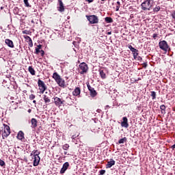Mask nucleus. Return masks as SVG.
I'll list each match as a JSON object with an SVG mask.
<instances>
[{
	"label": "nucleus",
	"mask_w": 175,
	"mask_h": 175,
	"mask_svg": "<svg viewBox=\"0 0 175 175\" xmlns=\"http://www.w3.org/2000/svg\"><path fill=\"white\" fill-rule=\"evenodd\" d=\"M53 79H54L55 81H56L57 84H58L59 87L65 88V80L61 78L59 75H58L57 72H54L53 75Z\"/></svg>",
	"instance_id": "nucleus-1"
},
{
	"label": "nucleus",
	"mask_w": 175,
	"mask_h": 175,
	"mask_svg": "<svg viewBox=\"0 0 175 175\" xmlns=\"http://www.w3.org/2000/svg\"><path fill=\"white\" fill-rule=\"evenodd\" d=\"M40 154V152L38 150H33L31 153V157L33 159V166H38L39 165V162H40V157L39 155Z\"/></svg>",
	"instance_id": "nucleus-2"
},
{
	"label": "nucleus",
	"mask_w": 175,
	"mask_h": 175,
	"mask_svg": "<svg viewBox=\"0 0 175 175\" xmlns=\"http://www.w3.org/2000/svg\"><path fill=\"white\" fill-rule=\"evenodd\" d=\"M154 5V0H146L141 4L142 10H150Z\"/></svg>",
	"instance_id": "nucleus-3"
},
{
	"label": "nucleus",
	"mask_w": 175,
	"mask_h": 175,
	"mask_svg": "<svg viewBox=\"0 0 175 175\" xmlns=\"http://www.w3.org/2000/svg\"><path fill=\"white\" fill-rule=\"evenodd\" d=\"M85 17L89 21L90 24H98L99 23V18L96 15H86Z\"/></svg>",
	"instance_id": "nucleus-4"
},
{
	"label": "nucleus",
	"mask_w": 175,
	"mask_h": 175,
	"mask_svg": "<svg viewBox=\"0 0 175 175\" xmlns=\"http://www.w3.org/2000/svg\"><path fill=\"white\" fill-rule=\"evenodd\" d=\"M79 72L80 75H84L88 72V65L85 62H82L79 64Z\"/></svg>",
	"instance_id": "nucleus-5"
},
{
	"label": "nucleus",
	"mask_w": 175,
	"mask_h": 175,
	"mask_svg": "<svg viewBox=\"0 0 175 175\" xmlns=\"http://www.w3.org/2000/svg\"><path fill=\"white\" fill-rule=\"evenodd\" d=\"M38 85L39 87L40 93L44 94V91L47 90V86H46V83L41 79H38Z\"/></svg>",
	"instance_id": "nucleus-6"
},
{
	"label": "nucleus",
	"mask_w": 175,
	"mask_h": 175,
	"mask_svg": "<svg viewBox=\"0 0 175 175\" xmlns=\"http://www.w3.org/2000/svg\"><path fill=\"white\" fill-rule=\"evenodd\" d=\"M159 47H160L161 50L165 51V53L169 50V45L165 40H163L159 42Z\"/></svg>",
	"instance_id": "nucleus-7"
},
{
	"label": "nucleus",
	"mask_w": 175,
	"mask_h": 175,
	"mask_svg": "<svg viewBox=\"0 0 175 175\" xmlns=\"http://www.w3.org/2000/svg\"><path fill=\"white\" fill-rule=\"evenodd\" d=\"M4 129L2 133L3 139H6L9 135H10V127L6 124H3Z\"/></svg>",
	"instance_id": "nucleus-8"
},
{
	"label": "nucleus",
	"mask_w": 175,
	"mask_h": 175,
	"mask_svg": "<svg viewBox=\"0 0 175 175\" xmlns=\"http://www.w3.org/2000/svg\"><path fill=\"white\" fill-rule=\"evenodd\" d=\"M53 100L55 106H57V107H61L62 105H65V101H64V98H59V97H55Z\"/></svg>",
	"instance_id": "nucleus-9"
},
{
	"label": "nucleus",
	"mask_w": 175,
	"mask_h": 175,
	"mask_svg": "<svg viewBox=\"0 0 175 175\" xmlns=\"http://www.w3.org/2000/svg\"><path fill=\"white\" fill-rule=\"evenodd\" d=\"M69 162H66L63 164V166L60 170V174H64L68 170V168L69 167Z\"/></svg>",
	"instance_id": "nucleus-10"
},
{
	"label": "nucleus",
	"mask_w": 175,
	"mask_h": 175,
	"mask_svg": "<svg viewBox=\"0 0 175 175\" xmlns=\"http://www.w3.org/2000/svg\"><path fill=\"white\" fill-rule=\"evenodd\" d=\"M122 120L123 121L121 122V126H122V128H128V126H129V124H128V118L126 117H123Z\"/></svg>",
	"instance_id": "nucleus-11"
},
{
	"label": "nucleus",
	"mask_w": 175,
	"mask_h": 175,
	"mask_svg": "<svg viewBox=\"0 0 175 175\" xmlns=\"http://www.w3.org/2000/svg\"><path fill=\"white\" fill-rule=\"evenodd\" d=\"M5 44H7V46H8V47H10L11 49H13L14 47V44L13 43V41H12V40L7 38L5 40Z\"/></svg>",
	"instance_id": "nucleus-12"
},
{
	"label": "nucleus",
	"mask_w": 175,
	"mask_h": 175,
	"mask_svg": "<svg viewBox=\"0 0 175 175\" xmlns=\"http://www.w3.org/2000/svg\"><path fill=\"white\" fill-rule=\"evenodd\" d=\"M116 165V161L113 160V159H111L109 161L107 162V164L106 165L107 169H110L111 166H114Z\"/></svg>",
	"instance_id": "nucleus-13"
},
{
	"label": "nucleus",
	"mask_w": 175,
	"mask_h": 175,
	"mask_svg": "<svg viewBox=\"0 0 175 175\" xmlns=\"http://www.w3.org/2000/svg\"><path fill=\"white\" fill-rule=\"evenodd\" d=\"M81 92V90H80V88H76L72 92V95L74 96H79Z\"/></svg>",
	"instance_id": "nucleus-14"
},
{
	"label": "nucleus",
	"mask_w": 175,
	"mask_h": 175,
	"mask_svg": "<svg viewBox=\"0 0 175 175\" xmlns=\"http://www.w3.org/2000/svg\"><path fill=\"white\" fill-rule=\"evenodd\" d=\"M59 7L57 8V10L62 13V12L65 11V8L64 7V3H62V1H59Z\"/></svg>",
	"instance_id": "nucleus-15"
},
{
	"label": "nucleus",
	"mask_w": 175,
	"mask_h": 175,
	"mask_svg": "<svg viewBox=\"0 0 175 175\" xmlns=\"http://www.w3.org/2000/svg\"><path fill=\"white\" fill-rule=\"evenodd\" d=\"M31 128L35 129V128L38 126V120L36 118H32L31 120Z\"/></svg>",
	"instance_id": "nucleus-16"
},
{
	"label": "nucleus",
	"mask_w": 175,
	"mask_h": 175,
	"mask_svg": "<svg viewBox=\"0 0 175 175\" xmlns=\"http://www.w3.org/2000/svg\"><path fill=\"white\" fill-rule=\"evenodd\" d=\"M43 99L44 101V103L47 105V103H50L51 102V100H50V97L47 94L43 95Z\"/></svg>",
	"instance_id": "nucleus-17"
},
{
	"label": "nucleus",
	"mask_w": 175,
	"mask_h": 175,
	"mask_svg": "<svg viewBox=\"0 0 175 175\" xmlns=\"http://www.w3.org/2000/svg\"><path fill=\"white\" fill-rule=\"evenodd\" d=\"M98 72L101 79H106V72H105V70L100 69Z\"/></svg>",
	"instance_id": "nucleus-18"
},
{
	"label": "nucleus",
	"mask_w": 175,
	"mask_h": 175,
	"mask_svg": "<svg viewBox=\"0 0 175 175\" xmlns=\"http://www.w3.org/2000/svg\"><path fill=\"white\" fill-rule=\"evenodd\" d=\"M64 105H70L72 102V98H70V96L66 97L65 99H64Z\"/></svg>",
	"instance_id": "nucleus-19"
},
{
	"label": "nucleus",
	"mask_w": 175,
	"mask_h": 175,
	"mask_svg": "<svg viewBox=\"0 0 175 175\" xmlns=\"http://www.w3.org/2000/svg\"><path fill=\"white\" fill-rule=\"evenodd\" d=\"M90 94L92 98H95V96L98 95V92H96L95 89H92V91L90 92Z\"/></svg>",
	"instance_id": "nucleus-20"
},
{
	"label": "nucleus",
	"mask_w": 175,
	"mask_h": 175,
	"mask_svg": "<svg viewBox=\"0 0 175 175\" xmlns=\"http://www.w3.org/2000/svg\"><path fill=\"white\" fill-rule=\"evenodd\" d=\"M17 138L19 140H23V139H24V133L23 131H19L17 135Z\"/></svg>",
	"instance_id": "nucleus-21"
},
{
	"label": "nucleus",
	"mask_w": 175,
	"mask_h": 175,
	"mask_svg": "<svg viewBox=\"0 0 175 175\" xmlns=\"http://www.w3.org/2000/svg\"><path fill=\"white\" fill-rule=\"evenodd\" d=\"M28 70L32 76H35V75H36L35 69H33V68H32V66H29Z\"/></svg>",
	"instance_id": "nucleus-22"
},
{
	"label": "nucleus",
	"mask_w": 175,
	"mask_h": 175,
	"mask_svg": "<svg viewBox=\"0 0 175 175\" xmlns=\"http://www.w3.org/2000/svg\"><path fill=\"white\" fill-rule=\"evenodd\" d=\"M160 109L161 110L162 114H165V113H166V106H165V105H161Z\"/></svg>",
	"instance_id": "nucleus-23"
},
{
	"label": "nucleus",
	"mask_w": 175,
	"mask_h": 175,
	"mask_svg": "<svg viewBox=\"0 0 175 175\" xmlns=\"http://www.w3.org/2000/svg\"><path fill=\"white\" fill-rule=\"evenodd\" d=\"M125 142H126V137H124V138H122L120 139H119L118 141V144H124L125 143Z\"/></svg>",
	"instance_id": "nucleus-24"
},
{
	"label": "nucleus",
	"mask_w": 175,
	"mask_h": 175,
	"mask_svg": "<svg viewBox=\"0 0 175 175\" xmlns=\"http://www.w3.org/2000/svg\"><path fill=\"white\" fill-rule=\"evenodd\" d=\"M105 21L106 23H113V18H111V17H106L105 18Z\"/></svg>",
	"instance_id": "nucleus-25"
},
{
	"label": "nucleus",
	"mask_w": 175,
	"mask_h": 175,
	"mask_svg": "<svg viewBox=\"0 0 175 175\" xmlns=\"http://www.w3.org/2000/svg\"><path fill=\"white\" fill-rule=\"evenodd\" d=\"M29 39V47H33V43L32 42V39H31V37L27 36Z\"/></svg>",
	"instance_id": "nucleus-26"
},
{
	"label": "nucleus",
	"mask_w": 175,
	"mask_h": 175,
	"mask_svg": "<svg viewBox=\"0 0 175 175\" xmlns=\"http://www.w3.org/2000/svg\"><path fill=\"white\" fill-rule=\"evenodd\" d=\"M129 50H131V51H132V53H135V52H136V51H139L137 49L133 48V47L132 46V45H129Z\"/></svg>",
	"instance_id": "nucleus-27"
},
{
	"label": "nucleus",
	"mask_w": 175,
	"mask_h": 175,
	"mask_svg": "<svg viewBox=\"0 0 175 175\" xmlns=\"http://www.w3.org/2000/svg\"><path fill=\"white\" fill-rule=\"evenodd\" d=\"M150 96L152 97V99H156V98H157V93L155 92H154V91H152L151 92H150Z\"/></svg>",
	"instance_id": "nucleus-28"
},
{
	"label": "nucleus",
	"mask_w": 175,
	"mask_h": 175,
	"mask_svg": "<svg viewBox=\"0 0 175 175\" xmlns=\"http://www.w3.org/2000/svg\"><path fill=\"white\" fill-rule=\"evenodd\" d=\"M23 2L25 3V6H26V8H31V5H29L28 0H23Z\"/></svg>",
	"instance_id": "nucleus-29"
},
{
	"label": "nucleus",
	"mask_w": 175,
	"mask_h": 175,
	"mask_svg": "<svg viewBox=\"0 0 175 175\" xmlns=\"http://www.w3.org/2000/svg\"><path fill=\"white\" fill-rule=\"evenodd\" d=\"M134 59H137V55H139V51H135L133 53Z\"/></svg>",
	"instance_id": "nucleus-30"
},
{
	"label": "nucleus",
	"mask_w": 175,
	"mask_h": 175,
	"mask_svg": "<svg viewBox=\"0 0 175 175\" xmlns=\"http://www.w3.org/2000/svg\"><path fill=\"white\" fill-rule=\"evenodd\" d=\"M63 150H65L66 151L69 149V144H66L62 146Z\"/></svg>",
	"instance_id": "nucleus-31"
},
{
	"label": "nucleus",
	"mask_w": 175,
	"mask_h": 175,
	"mask_svg": "<svg viewBox=\"0 0 175 175\" xmlns=\"http://www.w3.org/2000/svg\"><path fill=\"white\" fill-rule=\"evenodd\" d=\"M0 166H1L2 167H3V166H6V163L2 159H0Z\"/></svg>",
	"instance_id": "nucleus-32"
},
{
	"label": "nucleus",
	"mask_w": 175,
	"mask_h": 175,
	"mask_svg": "<svg viewBox=\"0 0 175 175\" xmlns=\"http://www.w3.org/2000/svg\"><path fill=\"white\" fill-rule=\"evenodd\" d=\"M160 10H161L160 6H157L153 9V12H159Z\"/></svg>",
	"instance_id": "nucleus-33"
},
{
	"label": "nucleus",
	"mask_w": 175,
	"mask_h": 175,
	"mask_svg": "<svg viewBox=\"0 0 175 175\" xmlns=\"http://www.w3.org/2000/svg\"><path fill=\"white\" fill-rule=\"evenodd\" d=\"M87 87H88V90H89L90 92L94 90V88L91 87V85H90V83H87Z\"/></svg>",
	"instance_id": "nucleus-34"
},
{
	"label": "nucleus",
	"mask_w": 175,
	"mask_h": 175,
	"mask_svg": "<svg viewBox=\"0 0 175 175\" xmlns=\"http://www.w3.org/2000/svg\"><path fill=\"white\" fill-rule=\"evenodd\" d=\"M100 174L103 175L105 173H106V171L105 170H101L99 172Z\"/></svg>",
	"instance_id": "nucleus-35"
},
{
	"label": "nucleus",
	"mask_w": 175,
	"mask_h": 175,
	"mask_svg": "<svg viewBox=\"0 0 175 175\" xmlns=\"http://www.w3.org/2000/svg\"><path fill=\"white\" fill-rule=\"evenodd\" d=\"M34 98H35V95L34 94H31L29 96V99H31V100H33Z\"/></svg>",
	"instance_id": "nucleus-36"
},
{
	"label": "nucleus",
	"mask_w": 175,
	"mask_h": 175,
	"mask_svg": "<svg viewBox=\"0 0 175 175\" xmlns=\"http://www.w3.org/2000/svg\"><path fill=\"white\" fill-rule=\"evenodd\" d=\"M152 38H153V39H157V38H158V34H157V33H154L153 35H152Z\"/></svg>",
	"instance_id": "nucleus-37"
},
{
	"label": "nucleus",
	"mask_w": 175,
	"mask_h": 175,
	"mask_svg": "<svg viewBox=\"0 0 175 175\" xmlns=\"http://www.w3.org/2000/svg\"><path fill=\"white\" fill-rule=\"evenodd\" d=\"M40 49L36 48V54H38L39 53H40Z\"/></svg>",
	"instance_id": "nucleus-38"
},
{
	"label": "nucleus",
	"mask_w": 175,
	"mask_h": 175,
	"mask_svg": "<svg viewBox=\"0 0 175 175\" xmlns=\"http://www.w3.org/2000/svg\"><path fill=\"white\" fill-rule=\"evenodd\" d=\"M40 53V54H41V55H42V57L44 56V51L41 50Z\"/></svg>",
	"instance_id": "nucleus-39"
},
{
	"label": "nucleus",
	"mask_w": 175,
	"mask_h": 175,
	"mask_svg": "<svg viewBox=\"0 0 175 175\" xmlns=\"http://www.w3.org/2000/svg\"><path fill=\"white\" fill-rule=\"evenodd\" d=\"M120 5H116V12H118V10H120Z\"/></svg>",
	"instance_id": "nucleus-40"
},
{
	"label": "nucleus",
	"mask_w": 175,
	"mask_h": 175,
	"mask_svg": "<svg viewBox=\"0 0 175 175\" xmlns=\"http://www.w3.org/2000/svg\"><path fill=\"white\" fill-rule=\"evenodd\" d=\"M86 2H88V3H92V2H94V0H85Z\"/></svg>",
	"instance_id": "nucleus-41"
},
{
	"label": "nucleus",
	"mask_w": 175,
	"mask_h": 175,
	"mask_svg": "<svg viewBox=\"0 0 175 175\" xmlns=\"http://www.w3.org/2000/svg\"><path fill=\"white\" fill-rule=\"evenodd\" d=\"M147 65H148L147 63H144L143 68H147Z\"/></svg>",
	"instance_id": "nucleus-42"
},
{
	"label": "nucleus",
	"mask_w": 175,
	"mask_h": 175,
	"mask_svg": "<svg viewBox=\"0 0 175 175\" xmlns=\"http://www.w3.org/2000/svg\"><path fill=\"white\" fill-rule=\"evenodd\" d=\"M37 49H40H40H42V44H38V46H37Z\"/></svg>",
	"instance_id": "nucleus-43"
},
{
	"label": "nucleus",
	"mask_w": 175,
	"mask_h": 175,
	"mask_svg": "<svg viewBox=\"0 0 175 175\" xmlns=\"http://www.w3.org/2000/svg\"><path fill=\"white\" fill-rule=\"evenodd\" d=\"M117 5H118V6H121V3H120V1H117Z\"/></svg>",
	"instance_id": "nucleus-44"
},
{
	"label": "nucleus",
	"mask_w": 175,
	"mask_h": 175,
	"mask_svg": "<svg viewBox=\"0 0 175 175\" xmlns=\"http://www.w3.org/2000/svg\"><path fill=\"white\" fill-rule=\"evenodd\" d=\"M72 139H76V136H75V135H72Z\"/></svg>",
	"instance_id": "nucleus-45"
},
{
	"label": "nucleus",
	"mask_w": 175,
	"mask_h": 175,
	"mask_svg": "<svg viewBox=\"0 0 175 175\" xmlns=\"http://www.w3.org/2000/svg\"><path fill=\"white\" fill-rule=\"evenodd\" d=\"M137 59H138L139 61H140V59H142V57L139 56V57H137Z\"/></svg>",
	"instance_id": "nucleus-46"
},
{
	"label": "nucleus",
	"mask_w": 175,
	"mask_h": 175,
	"mask_svg": "<svg viewBox=\"0 0 175 175\" xmlns=\"http://www.w3.org/2000/svg\"><path fill=\"white\" fill-rule=\"evenodd\" d=\"M107 34L111 35V31L107 32Z\"/></svg>",
	"instance_id": "nucleus-47"
},
{
	"label": "nucleus",
	"mask_w": 175,
	"mask_h": 175,
	"mask_svg": "<svg viewBox=\"0 0 175 175\" xmlns=\"http://www.w3.org/2000/svg\"><path fill=\"white\" fill-rule=\"evenodd\" d=\"M31 111H32V109H29L28 110V113H31Z\"/></svg>",
	"instance_id": "nucleus-48"
},
{
	"label": "nucleus",
	"mask_w": 175,
	"mask_h": 175,
	"mask_svg": "<svg viewBox=\"0 0 175 175\" xmlns=\"http://www.w3.org/2000/svg\"><path fill=\"white\" fill-rule=\"evenodd\" d=\"M97 113H100V109H97Z\"/></svg>",
	"instance_id": "nucleus-49"
},
{
	"label": "nucleus",
	"mask_w": 175,
	"mask_h": 175,
	"mask_svg": "<svg viewBox=\"0 0 175 175\" xmlns=\"http://www.w3.org/2000/svg\"><path fill=\"white\" fill-rule=\"evenodd\" d=\"M26 39H27V40H29V38H28V36H26Z\"/></svg>",
	"instance_id": "nucleus-50"
},
{
	"label": "nucleus",
	"mask_w": 175,
	"mask_h": 175,
	"mask_svg": "<svg viewBox=\"0 0 175 175\" xmlns=\"http://www.w3.org/2000/svg\"><path fill=\"white\" fill-rule=\"evenodd\" d=\"M33 103H35V104H36V100H33Z\"/></svg>",
	"instance_id": "nucleus-51"
},
{
	"label": "nucleus",
	"mask_w": 175,
	"mask_h": 175,
	"mask_svg": "<svg viewBox=\"0 0 175 175\" xmlns=\"http://www.w3.org/2000/svg\"><path fill=\"white\" fill-rule=\"evenodd\" d=\"M68 154V152H64V154L66 155Z\"/></svg>",
	"instance_id": "nucleus-52"
},
{
	"label": "nucleus",
	"mask_w": 175,
	"mask_h": 175,
	"mask_svg": "<svg viewBox=\"0 0 175 175\" xmlns=\"http://www.w3.org/2000/svg\"><path fill=\"white\" fill-rule=\"evenodd\" d=\"M102 1V2H105V1H106V0H101Z\"/></svg>",
	"instance_id": "nucleus-53"
},
{
	"label": "nucleus",
	"mask_w": 175,
	"mask_h": 175,
	"mask_svg": "<svg viewBox=\"0 0 175 175\" xmlns=\"http://www.w3.org/2000/svg\"><path fill=\"white\" fill-rule=\"evenodd\" d=\"M1 9H3V7H1Z\"/></svg>",
	"instance_id": "nucleus-54"
},
{
	"label": "nucleus",
	"mask_w": 175,
	"mask_h": 175,
	"mask_svg": "<svg viewBox=\"0 0 175 175\" xmlns=\"http://www.w3.org/2000/svg\"><path fill=\"white\" fill-rule=\"evenodd\" d=\"M45 94H48L47 92H46Z\"/></svg>",
	"instance_id": "nucleus-55"
},
{
	"label": "nucleus",
	"mask_w": 175,
	"mask_h": 175,
	"mask_svg": "<svg viewBox=\"0 0 175 175\" xmlns=\"http://www.w3.org/2000/svg\"><path fill=\"white\" fill-rule=\"evenodd\" d=\"M51 93H49V95H51Z\"/></svg>",
	"instance_id": "nucleus-56"
},
{
	"label": "nucleus",
	"mask_w": 175,
	"mask_h": 175,
	"mask_svg": "<svg viewBox=\"0 0 175 175\" xmlns=\"http://www.w3.org/2000/svg\"><path fill=\"white\" fill-rule=\"evenodd\" d=\"M59 1H62V0H58L59 2Z\"/></svg>",
	"instance_id": "nucleus-57"
}]
</instances>
